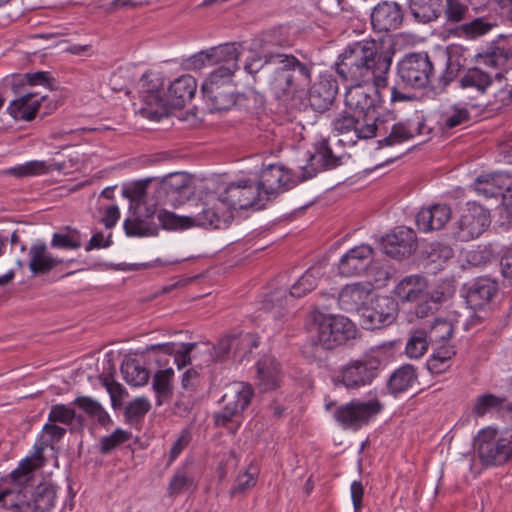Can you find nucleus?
Masks as SVG:
<instances>
[{
    "mask_svg": "<svg viewBox=\"0 0 512 512\" xmlns=\"http://www.w3.org/2000/svg\"><path fill=\"white\" fill-rule=\"evenodd\" d=\"M391 63L392 53L378 51L375 41L348 46L336 63L337 74L353 84L345 95L346 106L383 134L388 132V116L379 115L378 109Z\"/></svg>",
    "mask_w": 512,
    "mask_h": 512,
    "instance_id": "obj_1",
    "label": "nucleus"
},
{
    "mask_svg": "<svg viewBox=\"0 0 512 512\" xmlns=\"http://www.w3.org/2000/svg\"><path fill=\"white\" fill-rule=\"evenodd\" d=\"M462 68L458 56L448 55L436 68L427 53H410L398 62L397 74L406 86L442 93L458 78Z\"/></svg>",
    "mask_w": 512,
    "mask_h": 512,
    "instance_id": "obj_2",
    "label": "nucleus"
},
{
    "mask_svg": "<svg viewBox=\"0 0 512 512\" xmlns=\"http://www.w3.org/2000/svg\"><path fill=\"white\" fill-rule=\"evenodd\" d=\"M313 66L312 62L301 61L293 54L275 51L267 58L264 84L276 99L293 100L311 83Z\"/></svg>",
    "mask_w": 512,
    "mask_h": 512,
    "instance_id": "obj_3",
    "label": "nucleus"
},
{
    "mask_svg": "<svg viewBox=\"0 0 512 512\" xmlns=\"http://www.w3.org/2000/svg\"><path fill=\"white\" fill-rule=\"evenodd\" d=\"M341 165V157L336 156L328 145L327 140L320 141L315 152L310 155L308 164L302 167L299 175H293L289 170L280 165H269L260 174V187L267 200L276 197L279 193L287 191L299 182L308 180L317 175L318 172L334 169Z\"/></svg>",
    "mask_w": 512,
    "mask_h": 512,
    "instance_id": "obj_4",
    "label": "nucleus"
},
{
    "mask_svg": "<svg viewBox=\"0 0 512 512\" xmlns=\"http://www.w3.org/2000/svg\"><path fill=\"white\" fill-rule=\"evenodd\" d=\"M309 330L325 349H333L357 337L355 324L342 315L324 314L314 310L309 316Z\"/></svg>",
    "mask_w": 512,
    "mask_h": 512,
    "instance_id": "obj_5",
    "label": "nucleus"
},
{
    "mask_svg": "<svg viewBox=\"0 0 512 512\" xmlns=\"http://www.w3.org/2000/svg\"><path fill=\"white\" fill-rule=\"evenodd\" d=\"M28 495L14 491L0 492V505L10 512H48L55 503L54 486L41 483Z\"/></svg>",
    "mask_w": 512,
    "mask_h": 512,
    "instance_id": "obj_6",
    "label": "nucleus"
},
{
    "mask_svg": "<svg viewBox=\"0 0 512 512\" xmlns=\"http://www.w3.org/2000/svg\"><path fill=\"white\" fill-rule=\"evenodd\" d=\"M201 91L211 111L230 109L236 103L231 68L218 67L211 72L209 78L202 84Z\"/></svg>",
    "mask_w": 512,
    "mask_h": 512,
    "instance_id": "obj_7",
    "label": "nucleus"
},
{
    "mask_svg": "<svg viewBox=\"0 0 512 512\" xmlns=\"http://www.w3.org/2000/svg\"><path fill=\"white\" fill-rule=\"evenodd\" d=\"M252 396L253 389L249 384L237 383L230 387L222 397V410L214 414L215 424L235 433L240 426L238 418L250 404Z\"/></svg>",
    "mask_w": 512,
    "mask_h": 512,
    "instance_id": "obj_8",
    "label": "nucleus"
},
{
    "mask_svg": "<svg viewBox=\"0 0 512 512\" xmlns=\"http://www.w3.org/2000/svg\"><path fill=\"white\" fill-rule=\"evenodd\" d=\"M475 446L486 466H499L512 460V434L498 436L495 429H483L475 439Z\"/></svg>",
    "mask_w": 512,
    "mask_h": 512,
    "instance_id": "obj_9",
    "label": "nucleus"
},
{
    "mask_svg": "<svg viewBox=\"0 0 512 512\" xmlns=\"http://www.w3.org/2000/svg\"><path fill=\"white\" fill-rule=\"evenodd\" d=\"M220 204L225 206L227 212L236 209L255 208L260 210L265 207L260 187L250 181L242 180L235 183H230L223 192L218 196Z\"/></svg>",
    "mask_w": 512,
    "mask_h": 512,
    "instance_id": "obj_10",
    "label": "nucleus"
},
{
    "mask_svg": "<svg viewBox=\"0 0 512 512\" xmlns=\"http://www.w3.org/2000/svg\"><path fill=\"white\" fill-rule=\"evenodd\" d=\"M382 403L378 399H371L367 402L352 400L339 406L335 412V419L346 429H359L366 425L371 418L381 412Z\"/></svg>",
    "mask_w": 512,
    "mask_h": 512,
    "instance_id": "obj_11",
    "label": "nucleus"
},
{
    "mask_svg": "<svg viewBox=\"0 0 512 512\" xmlns=\"http://www.w3.org/2000/svg\"><path fill=\"white\" fill-rule=\"evenodd\" d=\"M379 366L380 361L375 357H362L352 360L341 367L336 381L343 384L347 389H358L374 380Z\"/></svg>",
    "mask_w": 512,
    "mask_h": 512,
    "instance_id": "obj_12",
    "label": "nucleus"
},
{
    "mask_svg": "<svg viewBox=\"0 0 512 512\" xmlns=\"http://www.w3.org/2000/svg\"><path fill=\"white\" fill-rule=\"evenodd\" d=\"M398 314V305L389 296H377L370 305L361 309V325L368 330L379 329L392 324Z\"/></svg>",
    "mask_w": 512,
    "mask_h": 512,
    "instance_id": "obj_13",
    "label": "nucleus"
},
{
    "mask_svg": "<svg viewBox=\"0 0 512 512\" xmlns=\"http://www.w3.org/2000/svg\"><path fill=\"white\" fill-rule=\"evenodd\" d=\"M489 224L487 211L480 205L469 204L457 221L453 236L461 242H468L479 237Z\"/></svg>",
    "mask_w": 512,
    "mask_h": 512,
    "instance_id": "obj_14",
    "label": "nucleus"
},
{
    "mask_svg": "<svg viewBox=\"0 0 512 512\" xmlns=\"http://www.w3.org/2000/svg\"><path fill=\"white\" fill-rule=\"evenodd\" d=\"M323 276L321 267H311L299 280L291 287L287 294L285 290H276L271 293L269 299L265 300L267 310L275 307L283 308L288 304L290 298H300L308 292H311L316 286L317 281Z\"/></svg>",
    "mask_w": 512,
    "mask_h": 512,
    "instance_id": "obj_15",
    "label": "nucleus"
},
{
    "mask_svg": "<svg viewBox=\"0 0 512 512\" xmlns=\"http://www.w3.org/2000/svg\"><path fill=\"white\" fill-rule=\"evenodd\" d=\"M384 253L396 260L412 255L417 249V237L414 230L401 226L382 238Z\"/></svg>",
    "mask_w": 512,
    "mask_h": 512,
    "instance_id": "obj_16",
    "label": "nucleus"
},
{
    "mask_svg": "<svg viewBox=\"0 0 512 512\" xmlns=\"http://www.w3.org/2000/svg\"><path fill=\"white\" fill-rule=\"evenodd\" d=\"M370 16L375 32H390L401 27L404 21V10L395 1H382L372 9Z\"/></svg>",
    "mask_w": 512,
    "mask_h": 512,
    "instance_id": "obj_17",
    "label": "nucleus"
},
{
    "mask_svg": "<svg viewBox=\"0 0 512 512\" xmlns=\"http://www.w3.org/2000/svg\"><path fill=\"white\" fill-rule=\"evenodd\" d=\"M159 193L164 194L165 204L177 207L193 194L191 180L186 173H171L160 181Z\"/></svg>",
    "mask_w": 512,
    "mask_h": 512,
    "instance_id": "obj_18",
    "label": "nucleus"
},
{
    "mask_svg": "<svg viewBox=\"0 0 512 512\" xmlns=\"http://www.w3.org/2000/svg\"><path fill=\"white\" fill-rule=\"evenodd\" d=\"M498 283L489 277H479L466 286V303L473 311L483 310L498 293Z\"/></svg>",
    "mask_w": 512,
    "mask_h": 512,
    "instance_id": "obj_19",
    "label": "nucleus"
},
{
    "mask_svg": "<svg viewBox=\"0 0 512 512\" xmlns=\"http://www.w3.org/2000/svg\"><path fill=\"white\" fill-rule=\"evenodd\" d=\"M373 285L371 282H357L345 285L338 295L339 307L348 313H361L371 297Z\"/></svg>",
    "mask_w": 512,
    "mask_h": 512,
    "instance_id": "obj_20",
    "label": "nucleus"
},
{
    "mask_svg": "<svg viewBox=\"0 0 512 512\" xmlns=\"http://www.w3.org/2000/svg\"><path fill=\"white\" fill-rule=\"evenodd\" d=\"M373 254L372 247L365 244L350 249L339 261V273L345 277L361 275L372 263Z\"/></svg>",
    "mask_w": 512,
    "mask_h": 512,
    "instance_id": "obj_21",
    "label": "nucleus"
},
{
    "mask_svg": "<svg viewBox=\"0 0 512 512\" xmlns=\"http://www.w3.org/2000/svg\"><path fill=\"white\" fill-rule=\"evenodd\" d=\"M338 92L336 79L331 75H322L309 90V104L316 112H325L333 104Z\"/></svg>",
    "mask_w": 512,
    "mask_h": 512,
    "instance_id": "obj_22",
    "label": "nucleus"
},
{
    "mask_svg": "<svg viewBox=\"0 0 512 512\" xmlns=\"http://www.w3.org/2000/svg\"><path fill=\"white\" fill-rule=\"evenodd\" d=\"M334 130L344 134L353 133L356 139H370L383 135L377 128L366 122L356 113L343 111L333 120Z\"/></svg>",
    "mask_w": 512,
    "mask_h": 512,
    "instance_id": "obj_23",
    "label": "nucleus"
},
{
    "mask_svg": "<svg viewBox=\"0 0 512 512\" xmlns=\"http://www.w3.org/2000/svg\"><path fill=\"white\" fill-rule=\"evenodd\" d=\"M35 470L36 465L33 459L25 458L15 470L5 478H2L3 484L7 485V487L0 489V492L14 491L15 493L28 495L30 492L29 488L33 487Z\"/></svg>",
    "mask_w": 512,
    "mask_h": 512,
    "instance_id": "obj_24",
    "label": "nucleus"
},
{
    "mask_svg": "<svg viewBox=\"0 0 512 512\" xmlns=\"http://www.w3.org/2000/svg\"><path fill=\"white\" fill-rule=\"evenodd\" d=\"M451 208L445 204H435L429 208H422L416 215V224L419 229L427 232L442 229L451 219Z\"/></svg>",
    "mask_w": 512,
    "mask_h": 512,
    "instance_id": "obj_25",
    "label": "nucleus"
},
{
    "mask_svg": "<svg viewBox=\"0 0 512 512\" xmlns=\"http://www.w3.org/2000/svg\"><path fill=\"white\" fill-rule=\"evenodd\" d=\"M256 347H258V338L253 334L246 333L238 337L226 336L219 341L216 348L217 359L225 358L232 348L235 350V355L243 359L246 358L247 353H251L252 349Z\"/></svg>",
    "mask_w": 512,
    "mask_h": 512,
    "instance_id": "obj_26",
    "label": "nucleus"
},
{
    "mask_svg": "<svg viewBox=\"0 0 512 512\" xmlns=\"http://www.w3.org/2000/svg\"><path fill=\"white\" fill-rule=\"evenodd\" d=\"M197 90V82L191 75H182L168 87L167 93L172 108H183L190 102Z\"/></svg>",
    "mask_w": 512,
    "mask_h": 512,
    "instance_id": "obj_27",
    "label": "nucleus"
},
{
    "mask_svg": "<svg viewBox=\"0 0 512 512\" xmlns=\"http://www.w3.org/2000/svg\"><path fill=\"white\" fill-rule=\"evenodd\" d=\"M38 95V92H24L22 96L11 102L8 107L9 114L16 120L31 121L40 108V102L46 99L45 95L35 99Z\"/></svg>",
    "mask_w": 512,
    "mask_h": 512,
    "instance_id": "obj_28",
    "label": "nucleus"
},
{
    "mask_svg": "<svg viewBox=\"0 0 512 512\" xmlns=\"http://www.w3.org/2000/svg\"><path fill=\"white\" fill-rule=\"evenodd\" d=\"M29 269L33 274H47L61 264V259L53 257L45 243H36L29 249Z\"/></svg>",
    "mask_w": 512,
    "mask_h": 512,
    "instance_id": "obj_29",
    "label": "nucleus"
},
{
    "mask_svg": "<svg viewBox=\"0 0 512 512\" xmlns=\"http://www.w3.org/2000/svg\"><path fill=\"white\" fill-rule=\"evenodd\" d=\"M453 249L442 242L426 244L421 251V258L426 267L433 272L442 269L443 265L453 257Z\"/></svg>",
    "mask_w": 512,
    "mask_h": 512,
    "instance_id": "obj_30",
    "label": "nucleus"
},
{
    "mask_svg": "<svg viewBox=\"0 0 512 512\" xmlns=\"http://www.w3.org/2000/svg\"><path fill=\"white\" fill-rule=\"evenodd\" d=\"M388 130L390 133L383 139L378 141L379 147L393 146L407 141L415 136V134L421 133V127L424 126L423 122L418 121L416 125L412 121L398 122L389 127V121L387 122Z\"/></svg>",
    "mask_w": 512,
    "mask_h": 512,
    "instance_id": "obj_31",
    "label": "nucleus"
},
{
    "mask_svg": "<svg viewBox=\"0 0 512 512\" xmlns=\"http://www.w3.org/2000/svg\"><path fill=\"white\" fill-rule=\"evenodd\" d=\"M427 287L426 279L421 275H409L395 287L394 293L402 302L419 301Z\"/></svg>",
    "mask_w": 512,
    "mask_h": 512,
    "instance_id": "obj_32",
    "label": "nucleus"
},
{
    "mask_svg": "<svg viewBox=\"0 0 512 512\" xmlns=\"http://www.w3.org/2000/svg\"><path fill=\"white\" fill-rule=\"evenodd\" d=\"M413 19L421 24L436 21L442 13V0H409Z\"/></svg>",
    "mask_w": 512,
    "mask_h": 512,
    "instance_id": "obj_33",
    "label": "nucleus"
},
{
    "mask_svg": "<svg viewBox=\"0 0 512 512\" xmlns=\"http://www.w3.org/2000/svg\"><path fill=\"white\" fill-rule=\"evenodd\" d=\"M279 363L271 357H263L257 363L258 386L262 392L274 390L279 386Z\"/></svg>",
    "mask_w": 512,
    "mask_h": 512,
    "instance_id": "obj_34",
    "label": "nucleus"
},
{
    "mask_svg": "<svg viewBox=\"0 0 512 512\" xmlns=\"http://www.w3.org/2000/svg\"><path fill=\"white\" fill-rule=\"evenodd\" d=\"M458 85L462 89H471L484 95L493 85V77L478 67H471L459 78Z\"/></svg>",
    "mask_w": 512,
    "mask_h": 512,
    "instance_id": "obj_35",
    "label": "nucleus"
},
{
    "mask_svg": "<svg viewBox=\"0 0 512 512\" xmlns=\"http://www.w3.org/2000/svg\"><path fill=\"white\" fill-rule=\"evenodd\" d=\"M478 57L490 67L502 68L512 58V47L504 39L493 41L484 52L478 54Z\"/></svg>",
    "mask_w": 512,
    "mask_h": 512,
    "instance_id": "obj_36",
    "label": "nucleus"
},
{
    "mask_svg": "<svg viewBox=\"0 0 512 512\" xmlns=\"http://www.w3.org/2000/svg\"><path fill=\"white\" fill-rule=\"evenodd\" d=\"M144 106L141 108V114L151 120H159L168 115L170 106L168 93L166 96L160 93L144 94L141 96Z\"/></svg>",
    "mask_w": 512,
    "mask_h": 512,
    "instance_id": "obj_37",
    "label": "nucleus"
},
{
    "mask_svg": "<svg viewBox=\"0 0 512 512\" xmlns=\"http://www.w3.org/2000/svg\"><path fill=\"white\" fill-rule=\"evenodd\" d=\"M65 168L64 163L47 164L44 161H29L17 167H12L3 171L4 174L12 175L17 178L45 174L51 170L62 171Z\"/></svg>",
    "mask_w": 512,
    "mask_h": 512,
    "instance_id": "obj_38",
    "label": "nucleus"
},
{
    "mask_svg": "<svg viewBox=\"0 0 512 512\" xmlns=\"http://www.w3.org/2000/svg\"><path fill=\"white\" fill-rule=\"evenodd\" d=\"M240 44L227 43L211 48L212 58L214 65L221 64L220 67L231 68V76L237 69V61L240 51Z\"/></svg>",
    "mask_w": 512,
    "mask_h": 512,
    "instance_id": "obj_39",
    "label": "nucleus"
},
{
    "mask_svg": "<svg viewBox=\"0 0 512 512\" xmlns=\"http://www.w3.org/2000/svg\"><path fill=\"white\" fill-rule=\"evenodd\" d=\"M506 181L507 179L501 174L479 176L474 184L475 191L486 198L502 197Z\"/></svg>",
    "mask_w": 512,
    "mask_h": 512,
    "instance_id": "obj_40",
    "label": "nucleus"
},
{
    "mask_svg": "<svg viewBox=\"0 0 512 512\" xmlns=\"http://www.w3.org/2000/svg\"><path fill=\"white\" fill-rule=\"evenodd\" d=\"M121 373L124 380L131 386H143L149 380V372L138 360L130 358L121 364Z\"/></svg>",
    "mask_w": 512,
    "mask_h": 512,
    "instance_id": "obj_41",
    "label": "nucleus"
},
{
    "mask_svg": "<svg viewBox=\"0 0 512 512\" xmlns=\"http://www.w3.org/2000/svg\"><path fill=\"white\" fill-rule=\"evenodd\" d=\"M496 23L484 16L475 17L470 22L464 23L456 28V34L460 37L475 39L489 33Z\"/></svg>",
    "mask_w": 512,
    "mask_h": 512,
    "instance_id": "obj_42",
    "label": "nucleus"
},
{
    "mask_svg": "<svg viewBox=\"0 0 512 512\" xmlns=\"http://www.w3.org/2000/svg\"><path fill=\"white\" fill-rule=\"evenodd\" d=\"M416 379L417 375L413 366L404 365L390 376L388 388L391 393L399 394L410 388Z\"/></svg>",
    "mask_w": 512,
    "mask_h": 512,
    "instance_id": "obj_43",
    "label": "nucleus"
},
{
    "mask_svg": "<svg viewBox=\"0 0 512 512\" xmlns=\"http://www.w3.org/2000/svg\"><path fill=\"white\" fill-rule=\"evenodd\" d=\"M157 219L159 221L158 227L165 230H185L195 226L196 221L193 217L179 216L166 209L158 210Z\"/></svg>",
    "mask_w": 512,
    "mask_h": 512,
    "instance_id": "obj_44",
    "label": "nucleus"
},
{
    "mask_svg": "<svg viewBox=\"0 0 512 512\" xmlns=\"http://www.w3.org/2000/svg\"><path fill=\"white\" fill-rule=\"evenodd\" d=\"M174 371L172 368L159 370L153 377L152 387L157 396V404L161 405L172 395V378Z\"/></svg>",
    "mask_w": 512,
    "mask_h": 512,
    "instance_id": "obj_45",
    "label": "nucleus"
},
{
    "mask_svg": "<svg viewBox=\"0 0 512 512\" xmlns=\"http://www.w3.org/2000/svg\"><path fill=\"white\" fill-rule=\"evenodd\" d=\"M124 230L128 236H156L159 227L146 219L137 217L134 219H126L124 221Z\"/></svg>",
    "mask_w": 512,
    "mask_h": 512,
    "instance_id": "obj_46",
    "label": "nucleus"
},
{
    "mask_svg": "<svg viewBox=\"0 0 512 512\" xmlns=\"http://www.w3.org/2000/svg\"><path fill=\"white\" fill-rule=\"evenodd\" d=\"M12 88L16 94L20 93V88L28 86L41 85L50 87V78L48 72L37 71L35 73L18 74L12 77Z\"/></svg>",
    "mask_w": 512,
    "mask_h": 512,
    "instance_id": "obj_47",
    "label": "nucleus"
},
{
    "mask_svg": "<svg viewBox=\"0 0 512 512\" xmlns=\"http://www.w3.org/2000/svg\"><path fill=\"white\" fill-rule=\"evenodd\" d=\"M431 341L424 329H416L411 333L406 344V354L410 358H419L424 355Z\"/></svg>",
    "mask_w": 512,
    "mask_h": 512,
    "instance_id": "obj_48",
    "label": "nucleus"
},
{
    "mask_svg": "<svg viewBox=\"0 0 512 512\" xmlns=\"http://www.w3.org/2000/svg\"><path fill=\"white\" fill-rule=\"evenodd\" d=\"M504 402V398L492 393H486L476 397L472 411L476 416L482 417L487 413L502 408Z\"/></svg>",
    "mask_w": 512,
    "mask_h": 512,
    "instance_id": "obj_49",
    "label": "nucleus"
},
{
    "mask_svg": "<svg viewBox=\"0 0 512 512\" xmlns=\"http://www.w3.org/2000/svg\"><path fill=\"white\" fill-rule=\"evenodd\" d=\"M231 217V213L227 212L226 208L222 212H218L214 208H204L199 215L193 218L196 220L195 226H212L213 228H220L221 224L226 223Z\"/></svg>",
    "mask_w": 512,
    "mask_h": 512,
    "instance_id": "obj_50",
    "label": "nucleus"
},
{
    "mask_svg": "<svg viewBox=\"0 0 512 512\" xmlns=\"http://www.w3.org/2000/svg\"><path fill=\"white\" fill-rule=\"evenodd\" d=\"M442 12L449 23H460L469 16V7L462 0H445Z\"/></svg>",
    "mask_w": 512,
    "mask_h": 512,
    "instance_id": "obj_51",
    "label": "nucleus"
},
{
    "mask_svg": "<svg viewBox=\"0 0 512 512\" xmlns=\"http://www.w3.org/2000/svg\"><path fill=\"white\" fill-rule=\"evenodd\" d=\"M470 119V111L466 107L458 104L452 105L450 109L442 115L443 127L446 129H453L469 122Z\"/></svg>",
    "mask_w": 512,
    "mask_h": 512,
    "instance_id": "obj_52",
    "label": "nucleus"
},
{
    "mask_svg": "<svg viewBox=\"0 0 512 512\" xmlns=\"http://www.w3.org/2000/svg\"><path fill=\"white\" fill-rule=\"evenodd\" d=\"M257 468L250 465L243 474H240L233 487L230 490V496L245 494L249 489L255 486L257 481Z\"/></svg>",
    "mask_w": 512,
    "mask_h": 512,
    "instance_id": "obj_53",
    "label": "nucleus"
},
{
    "mask_svg": "<svg viewBox=\"0 0 512 512\" xmlns=\"http://www.w3.org/2000/svg\"><path fill=\"white\" fill-rule=\"evenodd\" d=\"M455 355L453 347L441 346L437 348L427 362V367L432 373H441L448 366L447 362Z\"/></svg>",
    "mask_w": 512,
    "mask_h": 512,
    "instance_id": "obj_54",
    "label": "nucleus"
},
{
    "mask_svg": "<svg viewBox=\"0 0 512 512\" xmlns=\"http://www.w3.org/2000/svg\"><path fill=\"white\" fill-rule=\"evenodd\" d=\"M273 52L274 51H267L262 57H253L245 63V71L253 77L255 82L259 81L264 83V78L267 77V58Z\"/></svg>",
    "mask_w": 512,
    "mask_h": 512,
    "instance_id": "obj_55",
    "label": "nucleus"
},
{
    "mask_svg": "<svg viewBox=\"0 0 512 512\" xmlns=\"http://www.w3.org/2000/svg\"><path fill=\"white\" fill-rule=\"evenodd\" d=\"M453 333L454 327L451 322L443 319H436L431 325L427 335L431 343H438L450 339Z\"/></svg>",
    "mask_w": 512,
    "mask_h": 512,
    "instance_id": "obj_56",
    "label": "nucleus"
},
{
    "mask_svg": "<svg viewBox=\"0 0 512 512\" xmlns=\"http://www.w3.org/2000/svg\"><path fill=\"white\" fill-rule=\"evenodd\" d=\"M150 180H143L135 182L131 187L123 190V195L130 200V209L133 207L138 208L144 201L146 189Z\"/></svg>",
    "mask_w": 512,
    "mask_h": 512,
    "instance_id": "obj_57",
    "label": "nucleus"
},
{
    "mask_svg": "<svg viewBox=\"0 0 512 512\" xmlns=\"http://www.w3.org/2000/svg\"><path fill=\"white\" fill-rule=\"evenodd\" d=\"M442 298L443 294L438 292L432 294L430 297L423 295V297L420 299L421 301L415 308L416 315L420 318H423L429 314L434 313L436 310H438Z\"/></svg>",
    "mask_w": 512,
    "mask_h": 512,
    "instance_id": "obj_58",
    "label": "nucleus"
},
{
    "mask_svg": "<svg viewBox=\"0 0 512 512\" xmlns=\"http://www.w3.org/2000/svg\"><path fill=\"white\" fill-rule=\"evenodd\" d=\"M75 418V410L64 404H56L51 407L48 420L51 423L72 424Z\"/></svg>",
    "mask_w": 512,
    "mask_h": 512,
    "instance_id": "obj_59",
    "label": "nucleus"
},
{
    "mask_svg": "<svg viewBox=\"0 0 512 512\" xmlns=\"http://www.w3.org/2000/svg\"><path fill=\"white\" fill-rule=\"evenodd\" d=\"M194 486V480L184 472L178 471L170 481L168 492L169 495H177L188 491Z\"/></svg>",
    "mask_w": 512,
    "mask_h": 512,
    "instance_id": "obj_60",
    "label": "nucleus"
},
{
    "mask_svg": "<svg viewBox=\"0 0 512 512\" xmlns=\"http://www.w3.org/2000/svg\"><path fill=\"white\" fill-rule=\"evenodd\" d=\"M163 79L153 73H145L140 80L141 96L144 94L160 93L163 90Z\"/></svg>",
    "mask_w": 512,
    "mask_h": 512,
    "instance_id": "obj_61",
    "label": "nucleus"
},
{
    "mask_svg": "<svg viewBox=\"0 0 512 512\" xmlns=\"http://www.w3.org/2000/svg\"><path fill=\"white\" fill-rule=\"evenodd\" d=\"M129 436L130 435L128 432L121 429H117L111 435L103 437L101 439V452L103 454L110 453L117 446L127 441L129 439Z\"/></svg>",
    "mask_w": 512,
    "mask_h": 512,
    "instance_id": "obj_62",
    "label": "nucleus"
},
{
    "mask_svg": "<svg viewBox=\"0 0 512 512\" xmlns=\"http://www.w3.org/2000/svg\"><path fill=\"white\" fill-rule=\"evenodd\" d=\"M150 409V403L145 398H137L130 402L125 414L130 421H137L142 418Z\"/></svg>",
    "mask_w": 512,
    "mask_h": 512,
    "instance_id": "obj_63",
    "label": "nucleus"
},
{
    "mask_svg": "<svg viewBox=\"0 0 512 512\" xmlns=\"http://www.w3.org/2000/svg\"><path fill=\"white\" fill-rule=\"evenodd\" d=\"M185 63L186 67L192 70H198L207 65H214L211 48L192 55Z\"/></svg>",
    "mask_w": 512,
    "mask_h": 512,
    "instance_id": "obj_64",
    "label": "nucleus"
}]
</instances>
